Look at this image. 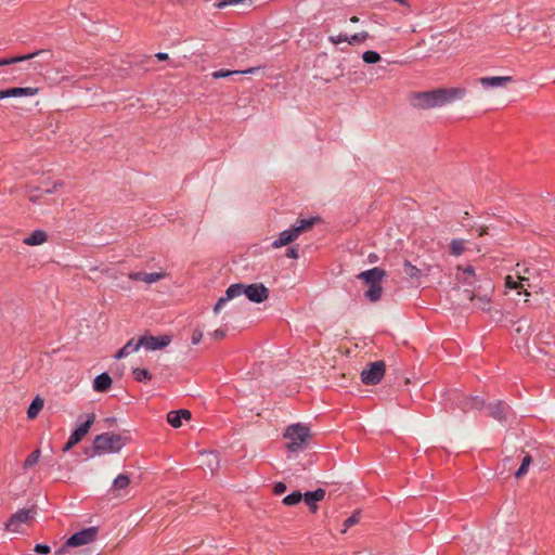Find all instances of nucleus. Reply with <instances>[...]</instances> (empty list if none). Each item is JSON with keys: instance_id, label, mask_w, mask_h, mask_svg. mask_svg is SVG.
I'll use <instances>...</instances> for the list:
<instances>
[{"instance_id": "nucleus-1", "label": "nucleus", "mask_w": 555, "mask_h": 555, "mask_svg": "<svg viewBox=\"0 0 555 555\" xmlns=\"http://www.w3.org/2000/svg\"><path fill=\"white\" fill-rule=\"evenodd\" d=\"M465 94L466 89L461 87L437 88L429 91L413 92L411 104L418 109H429L463 99Z\"/></svg>"}, {"instance_id": "nucleus-2", "label": "nucleus", "mask_w": 555, "mask_h": 555, "mask_svg": "<svg viewBox=\"0 0 555 555\" xmlns=\"http://www.w3.org/2000/svg\"><path fill=\"white\" fill-rule=\"evenodd\" d=\"M130 438L128 436L115 433H103L98 435L93 440L91 449H86V455L89 457L95 454L101 455L104 453H117L125 447Z\"/></svg>"}, {"instance_id": "nucleus-3", "label": "nucleus", "mask_w": 555, "mask_h": 555, "mask_svg": "<svg viewBox=\"0 0 555 555\" xmlns=\"http://www.w3.org/2000/svg\"><path fill=\"white\" fill-rule=\"evenodd\" d=\"M284 438L288 440L285 446L287 451H301L308 446L311 438L310 428L299 423L289 425L284 433Z\"/></svg>"}, {"instance_id": "nucleus-4", "label": "nucleus", "mask_w": 555, "mask_h": 555, "mask_svg": "<svg viewBox=\"0 0 555 555\" xmlns=\"http://www.w3.org/2000/svg\"><path fill=\"white\" fill-rule=\"evenodd\" d=\"M99 533L98 527L85 528L74 534H72L65 543L55 551V555H63L69 547H78L95 541Z\"/></svg>"}, {"instance_id": "nucleus-5", "label": "nucleus", "mask_w": 555, "mask_h": 555, "mask_svg": "<svg viewBox=\"0 0 555 555\" xmlns=\"http://www.w3.org/2000/svg\"><path fill=\"white\" fill-rule=\"evenodd\" d=\"M384 361H375L361 372V380L365 385H377L385 375Z\"/></svg>"}, {"instance_id": "nucleus-6", "label": "nucleus", "mask_w": 555, "mask_h": 555, "mask_svg": "<svg viewBox=\"0 0 555 555\" xmlns=\"http://www.w3.org/2000/svg\"><path fill=\"white\" fill-rule=\"evenodd\" d=\"M36 514L35 506L30 508H21L12 514L5 522V528L9 531L17 532L22 524H27L34 518Z\"/></svg>"}, {"instance_id": "nucleus-7", "label": "nucleus", "mask_w": 555, "mask_h": 555, "mask_svg": "<svg viewBox=\"0 0 555 555\" xmlns=\"http://www.w3.org/2000/svg\"><path fill=\"white\" fill-rule=\"evenodd\" d=\"M244 295L255 304H261L269 298V289L262 283L244 284Z\"/></svg>"}, {"instance_id": "nucleus-8", "label": "nucleus", "mask_w": 555, "mask_h": 555, "mask_svg": "<svg viewBox=\"0 0 555 555\" xmlns=\"http://www.w3.org/2000/svg\"><path fill=\"white\" fill-rule=\"evenodd\" d=\"M171 343V337L163 336H142L137 340V347L145 346L147 349L157 350L167 347Z\"/></svg>"}, {"instance_id": "nucleus-9", "label": "nucleus", "mask_w": 555, "mask_h": 555, "mask_svg": "<svg viewBox=\"0 0 555 555\" xmlns=\"http://www.w3.org/2000/svg\"><path fill=\"white\" fill-rule=\"evenodd\" d=\"M385 276L386 271L379 267H374L358 274V279L362 280L369 286L373 284H382Z\"/></svg>"}, {"instance_id": "nucleus-10", "label": "nucleus", "mask_w": 555, "mask_h": 555, "mask_svg": "<svg viewBox=\"0 0 555 555\" xmlns=\"http://www.w3.org/2000/svg\"><path fill=\"white\" fill-rule=\"evenodd\" d=\"M94 421V413L87 414L86 421L81 423L76 429L73 430V433L69 436V439H72L76 443H79L82 440V438L89 433Z\"/></svg>"}, {"instance_id": "nucleus-11", "label": "nucleus", "mask_w": 555, "mask_h": 555, "mask_svg": "<svg viewBox=\"0 0 555 555\" xmlns=\"http://www.w3.org/2000/svg\"><path fill=\"white\" fill-rule=\"evenodd\" d=\"M38 88L31 87H13L4 90H0V100L5 98H16V96H31L38 93Z\"/></svg>"}, {"instance_id": "nucleus-12", "label": "nucleus", "mask_w": 555, "mask_h": 555, "mask_svg": "<svg viewBox=\"0 0 555 555\" xmlns=\"http://www.w3.org/2000/svg\"><path fill=\"white\" fill-rule=\"evenodd\" d=\"M489 415L499 422H504L507 420V414L509 412V405L504 401H496L493 404L489 405Z\"/></svg>"}, {"instance_id": "nucleus-13", "label": "nucleus", "mask_w": 555, "mask_h": 555, "mask_svg": "<svg viewBox=\"0 0 555 555\" xmlns=\"http://www.w3.org/2000/svg\"><path fill=\"white\" fill-rule=\"evenodd\" d=\"M513 81L512 76H494V77H481L478 82L485 88H498L505 87L508 82Z\"/></svg>"}, {"instance_id": "nucleus-14", "label": "nucleus", "mask_w": 555, "mask_h": 555, "mask_svg": "<svg viewBox=\"0 0 555 555\" xmlns=\"http://www.w3.org/2000/svg\"><path fill=\"white\" fill-rule=\"evenodd\" d=\"M322 219L319 216L310 217L307 219H299L293 225L297 236L300 234L310 231L315 224L320 223Z\"/></svg>"}, {"instance_id": "nucleus-15", "label": "nucleus", "mask_w": 555, "mask_h": 555, "mask_svg": "<svg viewBox=\"0 0 555 555\" xmlns=\"http://www.w3.org/2000/svg\"><path fill=\"white\" fill-rule=\"evenodd\" d=\"M42 53H47L50 56H52V53H51L50 50H38V51H35L33 53H28V54H25V55H17V56H12V57L0 59V66L11 65V64H14V63H17V62H22V61H26V60H31L35 56L40 55Z\"/></svg>"}, {"instance_id": "nucleus-16", "label": "nucleus", "mask_w": 555, "mask_h": 555, "mask_svg": "<svg viewBox=\"0 0 555 555\" xmlns=\"http://www.w3.org/2000/svg\"><path fill=\"white\" fill-rule=\"evenodd\" d=\"M298 236L292 227L279 234V237L272 243L273 248H280L282 246H286L297 240Z\"/></svg>"}, {"instance_id": "nucleus-17", "label": "nucleus", "mask_w": 555, "mask_h": 555, "mask_svg": "<svg viewBox=\"0 0 555 555\" xmlns=\"http://www.w3.org/2000/svg\"><path fill=\"white\" fill-rule=\"evenodd\" d=\"M112 377L107 373H101L93 380V389L98 392H105L112 386Z\"/></svg>"}, {"instance_id": "nucleus-18", "label": "nucleus", "mask_w": 555, "mask_h": 555, "mask_svg": "<svg viewBox=\"0 0 555 555\" xmlns=\"http://www.w3.org/2000/svg\"><path fill=\"white\" fill-rule=\"evenodd\" d=\"M485 405V400L479 397H465L461 402V408L464 411L480 410Z\"/></svg>"}, {"instance_id": "nucleus-19", "label": "nucleus", "mask_w": 555, "mask_h": 555, "mask_svg": "<svg viewBox=\"0 0 555 555\" xmlns=\"http://www.w3.org/2000/svg\"><path fill=\"white\" fill-rule=\"evenodd\" d=\"M48 238V235L42 230H35L29 236L24 238V244L29 246H36L43 244Z\"/></svg>"}, {"instance_id": "nucleus-20", "label": "nucleus", "mask_w": 555, "mask_h": 555, "mask_svg": "<svg viewBox=\"0 0 555 555\" xmlns=\"http://www.w3.org/2000/svg\"><path fill=\"white\" fill-rule=\"evenodd\" d=\"M44 405V401L41 397L36 396L27 409V417L34 420L38 416Z\"/></svg>"}, {"instance_id": "nucleus-21", "label": "nucleus", "mask_w": 555, "mask_h": 555, "mask_svg": "<svg viewBox=\"0 0 555 555\" xmlns=\"http://www.w3.org/2000/svg\"><path fill=\"white\" fill-rule=\"evenodd\" d=\"M325 496V490L324 489H317L314 491H307L302 494V499L306 504H313L319 501H322Z\"/></svg>"}, {"instance_id": "nucleus-22", "label": "nucleus", "mask_w": 555, "mask_h": 555, "mask_svg": "<svg viewBox=\"0 0 555 555\" xmlns=\"http://www.w3.org/2000/svg\"><path fill=\"white\" fill-rule=\"evenodd\" d=\"M383 294V286L382 284H373L370 285L366 292L364 293L365 298H367L370 301L375 302L378 301Z\"/></svg>"}, {"instance_id": "nucleus-23", "label": "nucleus", "mask_w": 555, "mask_h": 555, "mask_svg": "<svg viewBox=\"0 0 555 555\" xmlns=\"http://www.w3.org/2000/svg\"><path fill=\"white\" fill-rule=\"evenodd\" d=\"M139 348L140 347H137V341H134V339L132 338L128 340L127 344L122 348H120L114 357L115 359L119 360L124 357H127L131 352L137 351Z\"/></svg>"}, {"instance_id": "nucleus-24", "label": "nucleus", "mask_w": 555, "mask_h": 555, "mask_svg": "<svg viewBox=\"0 0 555 555\" xmlns=\"http://www.w3.org/2000/svg\"><path fill=\"white\" fill-rule=\"evenodd\" d=\"M255 72V68H248V69H245V70H230V69H219V70H215L211 76L212 78L215 79H219V78H225V77H230L232 75H238V74H249V73H254Z\"/></svg>"}, {"instance_id": "nucleus-25", "label": "nucleus", "mask_w": 555, "mask_h": 555, "mask_svg": "<svg viewBox=\"0 0 555 555\" xmlns=\"http://www.w3.org/2000/svg\"><path fill=\"white\" fill-rule=\"evenodd\" d=\"M403 271L411 279L418 280L423 275L422 270L412 264L408 259H405L403 262Z\"/></svg>"}, {"instance_id": "nucleus-26", "label": "nucleus", "mask_w": 555, "mask_h": 555, "mask_svg": "<svg viewBox=\"0 0 555 555\" xmlns=\"http://www.w3.org/2000/svg\"><path fill=\"white\" fill-rule=\"evenodd\" d=\"M244 292H245V289H244L243 283L231 284L225 291V299H228V300L233 299V298L244 294Z\"/></svg>"}, {"instance_id": "nucleus-27", "label": "nucleus", "mask_w": 555, "mask_h": 555, "mask_svg": "<svg viewBox=\"0 0 555 555\" xmlns=\"http://www.w3.org/2000/svg\"><path fill=\"white\" fill-rule=\"evenodd\" d=\"M132 375H133L134 380L140 382V383H147V382L152 380V374L146 369L135 367L132 371Z\"/></svg>"}, {"instance_id": "nucleus-28", "label": "nucleus", "mask_w": 555, "mask_h": 555, "mask_svg": "<svg viewBox=\"0 0 555 555\" xmlns=\"http://www.w3.org/2000/svg\"><path fill=\"white\" fill-rule=\"evenodd\" d=\"M360 518H361V509H356L351 516H349L345 521H344V528L341 529V533H345L347 532V530L349 528H351L352 526L357 525L359 521H360Z\"/></svg>"}, {"instance_id": "nucleus-29", "label": "nucleus", "mask_w": 555, "mask_h": 555, "mask_svg": "<svg viewBox=\"0 0 555 555\" xmlns=\"http://www.w3.org/2000/svg\"><path fill=\"white\" fill-rule=\"evenodd\" d=\"M301 500H302V493L299 490H295L292 493H289L288 495H286L282 500V502L286 506H294V505H297L298 503H300Z\"/></svg>"}, {"instance_id": "nucleus-30", "label": "nucleus", "mask_w": 555, "mask_h": 555, "mask_svg": "<svg viewBox=\"0 0 555 555\" xmlns=\"http://www.w3.org/2000/svg\"><path fill=\"white\" fill-rule=\"evenodd\" d=\"M532 463V457L530 454H526L521 461V464L519 466V468L515 472V477L517 479L524 477L527 472H528V468L530 466V464Z\"/></svg>"}, {"instance_id": "nucleus-31", "label": "nucleus", "mask_w": 555, "mask_h": 555, "mask_svg": "<svg viewBox=\"0 0 555 555\" xmlns=\"http://www.w3.org/2000/svg\"><path fill=\"white\" fill-rule=\"evenodd\" d=\"M130 485V478L126 474H119L113 481V490H122Z\"/></svg>"}, {"instance_id": "nucleus-32", "label": "nucleus", "mask_w": 555, "mask_h": 555, "mask_svg": "<svg viewBox=\"0 0 555 555\" xmlns=\"http://www.w3.org/2000/svg\"><path fill=\"white\" fill-rule=\"evenodd\" d=\"M464 243V240H452L449 245L450 254L453 256L462 255L465 249Z\"/></svg>"}, {"instance_id": "nucleus-33", "label": "nucleus", "mask_w": 555, "mask_h": 555, "mask_svg": "<svg viewBox=\"0 0 555 555\" xmlns=\"http://www.w3.org/2000/svg\"><path fill=\"white\" fill-rule=\"evenodd\" d=\"M380 59L379 53L373 50H367L362 54V60L366 64H376Z\"/></svg>"}, {"instance_id": "nucleus-34", "label": "nucleus", "mask_w": 555, "mask_h": 555, "mask_svg": "<svg viewBox=\"0 0 555 555\" xmlns=\"http://www.w3.org/2000/svg\"><path fill=\"white\" fill-rule=\"evenodd\" d=\"M167 422L173 427L179 428L182 425V418L180 417L178 410L177 411H170L167 414Z\"/></svg>"}, {"instance_id": "nucleus-35", "label": "nucleus", "mask_w": 555, "mask_h": 555, "mask_svg": "<svg viewBox=\"0 0 555 555\" xmlns=\"http://www.w3.org/2000/svg\"><path fill=\"white\" fill-rule=\"evenodd\" d=\"M522 281H516L513 279V276L511 275H507L505 278V286L509 289H516L518 292V294H521V289H522Z\"/></svg>"}, {"instance_id": "nucleus-36", "label": "nucleus", "mask_w": 555, "mask_h": 555, "mask_svg": "<svg viewBox=\"0 0 555 555\" xmlns=\"http://www.w3.org/2000/svg\"><path fill=\"white\" fill-rule=\"evenodd\" d=\"M39 456H40V450L39 449H36L35 451H33L26 457V460L24 462V468H28V467H31L33 465H35L39 461Z\"/></svg>"}, {"instance_id": "nucleus-37", "label": "nucleus", "mask_w": 555, "mask_h": 555, "mask_svg": "<svg viewBox=\"0 0 555 555\" xmlns=\"http://www.w3.org/2000/svg\"><path fill=\"white\" fill-rule=\"evenodd\" d=\"M369 34L366 31L354 34L350 37H348V43L354 44V43H361L364 42L369 38Z\"/></svg>"}, {"instance_id": "nucleus-38", "label": "nucleus", "mask_w": 555, "mask_h": 555, "mask_svg": "<svg viewBox=\"0 0 555 555\" xmlns=\"http://www.w3.org/2000/svg\"><path fill=\"white\" fill-rule=\"evenodd\" d=\"M145 278H146L145 282L151 284V283L157 282L160 279H163L164 278V273H158V272L146 273L145 272Z\"/></svg>"}, {"instance_id": "nucleus-39", "label": "nucleus", "mask_w": 555, "mask_h": 555, "mask_svg": "<svg viewBox=\"0 0 555 555\" xmlns=\"http://www.w3.org/2000/svg\"><path fill=\"white\" fill-rule=\"evenodd\" d=\"M286 490H287V486L284 482H282V481H278L273 486V493L275 495H281L284 492H286Z\"/></svg>"}, {"instance_id": "nucleus-40", "label": "nucleus", "mask_w": 555, "mask_h": 555, "mask_svg": "<svg viewBox=\"0 0 555 555\" xmlns=\"http://www.w3.org/2000/svg\"><path fill=\"white\" fill-rule=\"evenodd\" d=\"M34 551L41 555H47L51 552V547L47 544L37 543Z\"/></svg>"}, {"instance_id": "nucleus-41", "label": "nucleus", "mask_w": 555, "mask_h": 555, "mask_svg": "<svg viewBox=\"0 0 555 555\" xmlns=\"http://www.w3.org/2000/svg\"><path fill=\"white\" fill-rule=\"evenodd\" d=\"M348 36L347 35H344V34H339L338 36H330L328 37V40L334 43V44H338L340 42H345L347 41L348 42Z\"/></svg>"}, {"instance_id": "nucleus-42", "label": "nucleus", "mask_w": 555, "mask_h": 555, "mask_svg": "<svg viewBox=\"0 0 555 555\" xmlns=\"http://www.w3.org/2000/svg\"><path fill=\"white\" fill-rule=\"evenodd\" d=\"M202 338H203V331L201 328H198V327L195 328L193 331V333H192V338H191L192 339V344L193 345L199 344Z\"/></svg>"}, {"instance_id": "nucleus-43", "label": "nucleus", "mask_w": 555, "mask_h": 555, "mask_svg": "<svg viewBox=\"0 0 555 555\" xmlns=\"http://www.w3.org/2000/svg\"><path fill=\"white\" fill-rule=\"evenodd\" d=\"M517 268H518V270H517L518 280L527 281L528 278L525 274L529 272V269L525 268L524 266H520L519 263H517Z\"/></svg>"}, {"instance_id": "nucleus-44", "label": "nucleus", "mask_w": 555, "mask_h": 555, "mask_svg": "<svg viewBox=\"0 0 555 555\" xmlns=\"http://www.w3.org/2000/svg\"><path fill=\"white\" fill-rule=\"evenodd\" d=\"M286 257L297 259L299 257L298 246H291L286 249Z\"/></svg>"}, {"instance_id": "nucleus-45", "label": "nucleus", "mask_w": 555, "mask_h": 555, "mask_svg": "<svg viewBox=\"0 0 555 555\" xmlns=\"http://www.w3.org/2000/svg\"><path fill=\"white\" fill-rule=\"evenodd\" d=\"M64 185V182L59 180V181H55L53 182L52 186H49V188H46V189H42V192L43 193H47V194H51L53 193L55 190H57V188L60 186H63Z\"/></svg>"}, {"instance_id": "nucleus-46", "label": "nucleus", "mask_w": 555, "mask_h": 555, "mask_svg": "<svg viewBox=\"0 0 555 555\" xmlns=\"http://www.w3.org/2000/svg\"><path fill=\"white\" fill-rule=\"evenodd\" d=\"M129 279L132 281H143L145 282V272H132L129 274Z\"/></svg>"}, {"instance_id": "nucleus-47", "label": "nucleus", "mask_w": 555, "mask_h": 555, "mask_svg": "<svg viewBox=\"0 0 555 555\" xmlns=\"http://www.w3.org/2000/svg\"><path fill=\"white\" fill-rule=\"evenodd\" d=\"M228 301V299H225V296L224 297H221L219 298V300L217 301V304L215 305L214 307V312L215 313H218L220 311V309L224 306V304Z\"/></svg>"}, {"instance_id": "nucleus-48", "label": "nucleus", "mask_w": 555, "mask_h": 555, "mask_svg": "<svg viewBox=\"0 0 555 555\" xmlns=\"http://www.w3.org/2000/svg\"><path fill=\"white\" fill-rule=\"evenodd\" d=\"M178 413H179V415H180V417H181L182 420H186V421H189V420H191V417H192V413H191V411H189V410H186V409H180V410H178Z\"/></svg>"}, {"instance_id": "nucleus-49", "label": "nucleus", "mask_w": 555, "mask_h": 555, "mask_svg": "<svg viewBox=\"0 0 555 555\" xmlns=\"http://www.w3.org/2000/svg\"><path fill=\"white\" fill-rule=\"evenodd\" d=\"M211 335H212V336H214V338H216V339H222V338H224V337H225L227 332H225V330H223V328H218V330H216Z\"/></svg>"}, {"instance_id": "nucleus-50", "label": "nucleus", "mask_w": 555, "mask_h": 555, "mask_svg": "<svg viewBox=\"0 0 555 555\" xmlns=\"http://www.w3.org/2000/svg\"><path fill=\"white\" fill-rule=\"evenodd\" d=\"M459 270H463L464 273L468 274V275H472V276H475V269L473 266L468 264L464 268L462 267H459L457 268Z\"/></svg>"}, {"instance_id": "nucleus-51", "label": "nucleus", "mask_w": 555, "mask_h": 555, "mask_svg": "<svg viewBox=\"0 0 555 555\" xmlns=\"http://www.w3.org/2000/svg\"><path fill=\"white\" fill-rule=\"evenodd\" d=\"M76 444H77L76 442H74L72 439L68 438L67 442L64 444L62 450H63V452H68Z\"/></svg>"}, {"instance_id": "nucleus-52", "label": "nucleus", "mask_w": 555, "mask_h": 555, "mask_svg": "<svg viewBox=\"0 0 555 555\" xmlns=\"http://www.w3.org/2000/svg\"><path fill=\"white\" fill-rule=\"evenodd\" d=\"M155 57L158 60V61H168L169 60V56L167 53L165 52H158L155 54Z\"/></svg>"}, {"instance_id": "nucleus-53", "label": "nucleus", "mask_w": 555, "mask_h": 555, "mask_svg": "<svg viewBox=\"0 0 555 555\" xmlns=\"http://www.w3.org/2000/svg\"><path fill=\"white\" fill-rule=\"evenodd\" d=\"M488 234V227H485V225H481L478 228V235L479 236H483Z\"/></svg>"}, {"instance_id": "nucleus-54", "label": "nucleus", "mask_w": 555, "mask_h": 555, "mask_svg": "<svg viewBox=\"0 0 555 555\" xmlns=\"http://www.w3.org/2000/svg\"><path fill=\"white\" fill-rule=\"evenodd\" d=\"M311 513H315L318 511L317 503L313 504H307Z\"/></svg>"}, {"instance_id": "nucleus-55", "label": "nucleus", "mask_w": 555, "mask_h": 555, "mask_svg": "<svg viewBox=\"0 0 555 555\" xmlns=\"http://www.w3.org/2000/svg\"><path fill=\"white\" fill-rule=\"evenodd\" d=\"M358 21H359V18H358L357 16H352V17L350 18V22H352V23H357Z\"/></svg>"}, {"instance_id": "nucleus-56", "label": "nucleus", "mask_w": 555, "mask_h": 555, "mask_svg": "<svg viewBox=\"0 0 555 555\" xmlns=\"http://www.w3.org/2000/svg\"><path fill=\"white\" fill-rule=\"evenodd\" d=\"M29 199H30L31 202H34V203L37 201V198H36L35 196H30V197H29Z\"/></svg>"}, {"instance_id": "nucleus-57", "label": "nucleus", "mask_w": 555, "mask_h": 555, "mask_svg": "<svg viewBox=\"0 0 555 555\" xmlns=\"http://www.w3.org/2000/svg\"><path fill=\"white\" fill-rule=\"evenodd\" d=\"M86 555H91V554H86Z\"/></svg>"}, {"instance_id": "nucleus-58", "label": "nucleus", "mask_w": 555, "mask_h": 555, "mask_svg": "<svg viewBox=\"0 0 555 555\" xmlns=\"http://www.w3.org/2000/svg\"><path fill=\"white\" fill-rule=\"evenodd\" d=\"M554 82H555V80H554Z\"/></svg>"}]
</instances>
